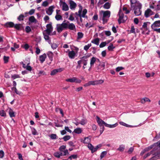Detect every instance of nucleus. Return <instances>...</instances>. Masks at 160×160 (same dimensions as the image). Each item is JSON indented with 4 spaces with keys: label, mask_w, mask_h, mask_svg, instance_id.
<instances>
[{
    "label": "nucleus",
    "mask_w": 160,
    "mask_h": 160,
    "mask_svg": "<svg viewBox=\"0 0 160 160\" xmlns=\"http://www.w3.org/2000/svg\"><path fill=\"white\" fill-rule=\"evenodd\" d=\"M102 13V20L103 21V24H105L109 20L111 15V12L110 11L107 10L106 11H101L100 12Z\"/></svg>",
    "instance_id": "obj_1"
},
{
    "label": "nucleus",
    "mask_w": 160,
    "mask_h": 160,
    "mask_svg": "<svg viewBox=\"0 0 160 160\" xmlns=\"http://www.w3.org/2000/svg\"><path fill=\"white\" fill-rule=\"evenodd\" d=\"M119 18L118 22L119 24L125 22L128 19L127 16H124L121 10H120L118 14Z\"/></svg>",
    "instance_id": "obj_2"
},
{
    "label": "nucleus",
    "mask_w": 160,
    "mask_h": 160,
    "mask_svg": "<svg viewBox=\"0 0 160 160\" xmlns=\"http://www.w3.org/2000/svg\"><path fill=\"white\" fill-rule=\"evenodd\" d=\"M137 5V6H135L133 8L134 10V13L136 16H139L141 14V9L142 5L140 3H138Z\"/></svg>",
    "instance_id": "obj_3"
},
{
    "label": "nucleus",
    "mask_w": 160,
    "mask_h": 160,
    "mask_svg": "<svg viewBox=\"0 0 160 160\" xmlns=\"http://www.w3.org/2000/svg\"><path fill=\"white\" fill-rule=\"evenodd\" d=\"M60 6H62V10L64 11H67L69 10V7L67 4L65 2L62 0L59 2Z\"/></svg>",
    "instance_id": "obj_4"
},
{
    "label": "nucleus",
    "mask_w": 160,
    "mask_h": 160,
    "mask_svg": "<svg viewBox=\"0 0 160 160\" xmlns=\"http://www.w3.org/2000/svg\"><path fill=\"white\" fill-rule=\"evenodd\" d=\"M46 28L47 29L45 30L44 32H46V34L48 35H50L53 30V28L52 26L51 23L47 24Z\"/></svg>",
    "instance_id": "obj_5"
},
{
    "label": "nucleus",
    "mask_w": 160,
    "mask_h": 160,
    "mask_svg": "<svg viewBox=\"0 0 160 160\" xmlns=\"http://www.w3.org/2000/svg\"><path fill=\"white\" fill-rule=\"evenodd\" d=\"M160 27V20L155 21L151 25V28L153 30L156 27Z\"/></svg>",
    "instance_id": "obj_6"
},
{
    "label": "nucleus",
    "mask_w": 160,
    "mask_h": 160,
    "mask_svg": "<svg viewBox=\"0 0 160 160\" xmlns=\"http://www.w3.org/2000/svg\"><path fill=\"white\" fill-rule=\"evenodd\" d=\"M64 70V68H60L57 69H55L52 71L51 72V75H55L58 72H60Z\"/></svg>",
    "instance_id": "obj_7"
},
{
    "label": "nucleus",
    "mask_w": 160,
    "mask_h": 160,
    "mask_svg": "<svg viewBox=\"0 0 160 160\" xmlns=\"http://www.w3.org/2000/svg\"><path fill=\"white\" fill-rule=\"evenodd\" d=\"M153 14V12L150 9H148L145 12L144 15L146 18H148Z\"/></svg>",
    "instance_id": "obj_8"
},
{
    "label": "nucleus",
    "mask_w": 160,
    "mask_h": 160,
    "mask_svg": "<svg viewBox=\"0 0 160 160\" xmlns=\"http://www.w3.org/2000/svg\"><path fill=\"white\" fill-rule=\"evenodd\" d=\"M68 51H69L68 53V56L69 58L71 59L74 58L76 54L75 51L73 50L69 51V49H68V51L66 52L67 53Z\"/></svg>",
    "instance_id": "obj_9"
},
{
    "label": "nucleus",
    "mask_w": 160,
    "mask_h": 160,
    "mask_svg": "<svg viewBox=\"0 0 160 160\" xmlns=\"http://www.w3.org/2000/svg\"><path fill=\"white\" fill-rule=\"evenodd\" d=\"M55 8L54 6H51L49 7L47 10L46 11V13L49 15H51L53 11V9Z\"/></svg>",
    "instance_id": "obj_10"
},
{
    "label": "nucleus",
    "mask_w": 160,
    "mask_h": 160,
    "mask_svg": "<svg viewBox=\"0 0 160 160\" xmlns=\"http://www.w3.org/2000/svg\"><path fill=\"white\" fill-rule=\"evenodd\" d=\"M96 118L97 121L99 126H100V125L104 124L105 125H105L106 124V123L103 121L98 116H97L96 117Z\"/></svg>",
    "instance_id": "obj_11"
},
{
    "label": "nucleus",
    "mask_w": 160,
    "mask_h": 160,
    "mask_svg": "<svg viewBox=\"0 0 160 160\" xmlns=\"http://www.w3.org/2000/svg\"><path fill=\"white\" fill-rule=\"evenodd\" d=\"M43 34L44 36V38L45 39V41L47 42L49 44H51V40L50 38L49 37V35L47 34H46L44 32H43Z\"/></svg>",
    "instance_id": "obj_12"
},
{
    "label": "nucleus",
    "mask_w": 160,
    "mask_h": 160,
    "mask_svg": "<svg viewBox=\"0 0 160 160\" xmlns=\"http://www.w3.org/2000/svg\"><path fill=\"white\" fill-rule=\"evenodd\" d=\"M97 60H98V62H100L98 59L97 58L94 57H93L91 58L90 62L91 67H92L94 63Z\"/></svg>",
    "instance_id": "obj_13"
},
{
    "label": "nucleus",
    "mask_w": 160,
    "mask_h": 160,
    "mask_svg": "<svg viewBox=\"0 0 160 160\" xmlns=\"http://www.w3.org/2000/svg\"><path fill=\"white\" fill-rule=\"evenodd\" d=\"M46 57V55L45 53H44L43 55L39 56V60L41 63H43V62L45 61Z\"/></svg>",
    "instance_id": "obj_14"
},
{
    "label": "nucleus",
    "mask_w": 160,
    "mask_h": 160,
    "mask_svg": "<svg viewBox=\"0 0 160 160\" xmlns=\"http://www.w3.org/2000/svg\"><path fill=\"white\" fill-rule=\"evenodd\" d=\"M4 26L6 28H12L14 26V23L12 22H8L5 24Z\"/></svg>",
    "instance_id": "obj_15"
},
{
    "label": "nucleus",
    "mask_w": 160,
    "mask_h": 160,
    "mask_svg": "<svg viewBox=\"0 0 160 160\" xmlns=\"http://www.w3.org/2000/svg\"><path fill=\"white\" fill-rule=\"evenodd\" d=\"M68 28L72 30L76 31V27L73 23H69L68 25Z\"/></svg>",
    "instance_id": "obj_16"
},
{
    "label": "nucleus",
    "mask_w": 160,
    "mask_h": 160,
    "mask_svg": "<svg viewBox=\"0 0 160 160\" xmlns=\"http://www.w3.org/2000/svg\"><path fill=\"white\" fill-rule=\"evenodd\" d=\"M70 8L72 10L74 9L76 7V4L72 1H71L70 2Z\"/></svg>",
    "instance_id": "obj_17"
},
{
    "label": "nucleus",
    "mask_w": 160,
    "mask_h": 160,
    "mask_svg": "<svg viewBox=\"0 0 160 160\" xmlns=\"http://www.w3.org/2000/svg\"><path fill=\"white\" fill-rule=\"evenodd\" d=\"M131 3V8H133L135 6H137L138 3H140L137 0H130Z\"/></svg>",
    "instance_id": "obj_18"
},
{
    "label": "nucleus",
    "mask_w": 160,
    "mask_h": 160,
    "mask_svg": "<svg viewBox=\"0 0 160 160\" xmlns=\"http://www.w3.org/2000/svg\"><path fill=\"white\" fill-rule=\"evenodd\" d=\"M79 9L78 11V13L77 12L75 13V14L78 16L79 17L81 16V13L82 11V7L80 5H79Z\"/></svg>",
    "instance_id": "obj_19"
},
{
    "label": "nucleus",
    "mask_w": 160,
    "mask_h": 160,
    "mask_svg": "<svg viewBox=\"0 0 160 160\" xmlns=\"http://www.w3.org/2000/svg\"><path fill=\"white\" fill-rule=\"evenodd\" d=\"M105 67V64L104 63H100L97 67V70L98 71L99 70H102L104 69Z\"/></svg>",
    "instance_id": "obj_20"
},
{
    "label": "nucleus",
    "mask_w": 160,
    "mask_h": 160,
    "mask_svg": "<svg viewBox=\"0 0 160 160\" xmlns=\"http://www.w3.org/2000/svg\"><path fill=\"white\" fill-rule=\"evenodd\" d=\"M29 21L31 23H36L37 22V20L33 16L30 17L29 18Z\"/></svg>",
    "instance_id": "obj_21"
},
{
    "label": "nucleus",
    "mask_w": 160,
    "mask_h": 160,
    "mask_svg": "<svg viewBox=\"0 0 160 160\" xmlns=\"http://www.w3.org/2000/svg\"><path fill=\"white\" fill-rule=\"evenodd\" d=\"M57 30L58 32L60 33L62 31L63 29L60 24L57 25Z\"/></svg>",
    "instance_id": "obj_22"
},
{
    "label": "nucleus",
    "mask_w": 160,
    "mask_h": 160,
    "mask_svg": "<svg viewBox=\"0 0 160 160\" xmlns=\"http://www.w3.org/2000/svg\"><path fill=\"white\" fill-rule=\"evenodd\" d=\"M125 148L124 145L122 144L119 146V148L117 149V150L120 152H123Z\"/></svg>",
    "instance_id": "obj_23"
},
{
    "label": "nucleus",
    "mask_w": 160,
    "mask_h": 160,
    "mask_svg": "<svg viewBox=\"0 0 160 160\" xmlns=\"http://www.w3.org/2000/svg\"><path fill=\"white\" fill-rule=\"evenodd\" d=\"M118 125V124L117 123H116L115 124L112 125L106 123L105 126L109 128H113L117 126Z\"/></svg>",
    "instance_id": "obj_24"
},
{
    "label": "nucleus",
    "mask_w": 160,
    "mask_h": 160,
    "mask_svg": "<svg viewBox=\"0 0 160 160\" xmlns=\"http://www.w3.org/2000/svg\"><path fill=\"white\" fill-rule=\"evenodd\" d=\"M91 141V138L89 137H85L84 138V140L83 141V142L84 143H89Z\"/></svg>",
    "instance_id": "obj_25"
},
{
    "label": "nucleus",
    "mask_w": 160,
    "mask_h": 160,
    "mask_svg": "<svg viewBox=\"0 0 160 160\" xmlns=\"http://www.w3.org/2000/svg\"><path fill=\"white\" fill-rule=\"evenodd\" d=\"M13 27L18 30H20L21 29L22 25L21 24H17L15 25L14 24Z\"/></svg>",
    "instance_id": "obj_26"
},
{
    "label": "nucleus",
    "mask_w": 160,
    "mask_h": 160,
    "mask_svg": "<svg viewBox=\"0 0 160 160\" xmlns=\"http://www.w3.org/2000/svg\"><path fill=\"white\" fill-rule=\"evenodd\" d=\"M30 128L31 130L32 133L33 135H38V132L35 128L31 126L30 127Z\"/></svg>",
    "instance_id": "obj_27"
},
{
    "label": "nucleus",
    "mask_w": 160,
    "mask_h": 160,
    "mask_svg": "<svg viewBox=\"0 0 160 160\" xmlns=\"http://www.w3.org/2000/svg\"><path fill=\"white\" fill-rule=\"evenodd\" d=\"M99 39L97 38L92 41L91 42L98 45L99 44Z\"/></svg>",
    "instance_id": "obj_28"
},
{
    "label": "nucleus",
    "mask_w": 160,
    "mask_h": 160,
    "mask_svg": "<svg viewBox=\"0 0 160 160\" xmlns=\"http://www.w3.org/2000/svg\"><path fill=\"white\" fill-rule=\"evenodd\" d=\"M60 155L61 156H64L68 155L69 154L68 151L67 149L65 150L64 154H63L62 152H59Z\"/></svg>",
    "instance_id": "obj_29"
},
{
    "label": "nucleus",
    "mask_w": 160,
    "mask_h": 160,
    "mask_svg": "<svg viewBox=\"0 0 160 160\" xmlns=\"http://www.w3.org/2000/svg\"><path fill=\"white\" fill-rule=\"evenodd\" d=\"M111 6V4L109 2H107L105 3L103 6L104 8L106 9H109Z\"/></svg>",
    "instance_id": "obj_30"
},
{
    "label": "nucleus",
    "mask_w": 160,
    "mask_h": 160,
    "mask_svg": "<svg viewBox=\"0 0 160 160\" xmlns=\"http://www.w3.org/2000/svg\"><path fill=\"white\" fill-rule=\"evenodd\" d=\"M82 132V130L81 128H78L75 129L72 133L74 132L75 133L79 134L81 133Z\"/></svg>",
    "instance_id": "obj_31"
},
{
    "label": "nucleus",
    "mask_w": 160,
    "mask_h": 160,
    "mask_svg": "<svg viewBox=\"0 0 160 160\" xmlns=\"http://www.w3.org/2000/svg\"><path fill=\"white\" fill-rule=\"evenodd\" d=\"M53 54L52 52L50 51L48 52V56L51 61H52L53 60Z\"/></svg>",
    "instance_id": "obj_32"
},
{
    "label": "nucleus",
    "mask_w": 160,
    "mask_h": 160,
    "mask_svg": "<svg viewBox=\"0 0 160 160\" xmlns=\"http://www.w3.org/2000/svg\"><path fill=\"white\" fill-rule=\"evenodd\" d=\"M77 34L78 37L77 39L78 40L82 38L83 36V34L82 32H78Z\"/></svg>",
    "instance_id": "obj_33"
},
{
    "label": "nucleus",
    "mask_w": 160,
    "mask_h": 160,
    "mask_svg": "<svg viewBox=\"0 0 160 160\" xmlns=\"http://www.w3.org/2000/svg\"><path fill=\"white\" fill-rule=\"evenodd\" d=\"M66 81L68 82H74L76 81V78L73 77L72 78H70L66 80Z\"/></svg>",
    "instance_id": "obj_34"
},
{
    "label": "nucleus",
    "mask_w": 160,
    "mask_h": 160,
    "mask_svg": "<svg viewBox=\"0 0 160 160\" xmlns=\"http://www.w3.org/2000/svg\"><path fill=\"white\" fill-rule=\"evenodd\" d=\"M81 61V63H82L84 66H86L88 64V60L81 59L79 60Z\"/></svg>",
    "instance_id": "obj_35"
},
{
    "label": "nucleus",
    "mask_w": 160,
    "mask_h": 160,
    "mask_svg": "<svg viewBox=\"0 0 160 160\" xmlns=\"http://www.w3.org/2000/svg\"><path fill=\"white\" fill-rule=\"evenodd\" d=\"M55 18L57 21L62 20V18L61 15L59 14H56L55 16Z\"/></svg>",
    "instance_id": "obj_36"
},
{
    "label": "nucleus",
    "mask_w": 160,
    "mask_h": 160,
    "mask_svg": "<svg viewBox=\"0 0 160 160\" xmlns=\"http://www.w3.org/2000/svg\"><path fill=\"white\" fill-rule=\"evenodd\" d=\"M9 113L10 117L12 118L15 117L14 112L11 109L9 110Z\"/></svg>",
    "instance_id": "obj_37"
},
{
    "label": "nucleus",
    "mask_w": 160,
    "mask_h": 160,
    "mask_svg": "<svg viewBox=\"0 0 160 160\" xmlns=\"http://www.w3.org/2000/svg\"><path fill=\"white\" fill-rule=\"evenodd\" d=\"M119 124L121 125L125 126L127 127H132V126L128 125L123 122H119Z\"/></svg>",
    "instance_id": "obj_38"
},
{
    "label": "nucleus",
    "mask_w": 160,
    "mask_h": 160,
    "mask_svg": "<svg viewBox=\"0 0 160 160\" xmlns=\"http://www.w3.org/2000/svg\"><path fill=\"white\" fill-rule=\"evenodd\" d=\"M115 48V47L113 46V44L112 43H111L110 45L108 47V48L109 51H112Z\"/></svg>",
    "instance_id": "obj_39"
},
{
    "label": "nucleus",
    "mask_w": 160,
    "mask_h": 160,
    "mask_svg": "<svg viewBox=\"0 0 160 160\" xmlns=\"http://www.w3.org/2000/svg\"><path fill=\"white\" fill-rule=\"evenodd\" d=\"M95 85L102 84L104 82L103 80L101 79L95 80Z\"/></svg>",
    "instance_id": "obj_40"
},
{
    "label": "nucleus",
    "mask_w": 160,
    "mask_h": 160,
    "mask_svg": "<svg viewBox=\"0 0 160 160\" xmlns=\"http://www.w3.org/2000/svg\"><path fill=\"white\" fill-rule=\"evenodd\" d=\"M50 138L52 139H56L58 138L56 134H52L49 136Z\"/></svg>",
    "instance_id": "obj_41"
},
{
    "label": "nucleus",
    "mask_w": 160,
    "mask_h": 160,
    "mask_svg": "<svg viewBox=\"0 0 160 160\" xmlns=\"http://www.w3.org/2000/svg\"><path fill=\"white\" fill-rule=\"evenodd\" d=\"M25 16L22 14H20L18 18V19L19 21H21L23 20V18Z\"/></svg>",
    "instance_id": "obj_42"
},
{
    "label": "nucleus",
    "mask_w": 160,
    "mask_h": 160,
    "mask_svg": "<svg viewBox=\"0 0 160 160\" xmlns=\"http://www.w3.org/2000/svg\"><path fill=\"white\" fill-rule=\"evenodd\" d=\"M62 28L64 29H67L68 28V24L67 23H64L63 22L61 24H60Z\"/></svg>",
    "instance_id": "obj_43"
},
{
    "label": "nucleus",
    "mask_w": 160,
    "mask_h": 160,
    "mask_svg": "<svg viewBox=\"0 0 160 160\" xmlns=\"http://www.w3.org/2000/svg\"><path fill=\"white\" fill-rule=\"evenodd\" d=\"M87 10L86 9H84L82 11V13L81 15V16H82L83 18H87V16H85L86 14L87 13Z\"/></svg>",
    "instance_id": "obj_44"
},
{
    "label": "nucleus",
    "mask_w": 160,
    "mask_h": 160,
    "mask_svg": "<svg viewBox=\"0 0 160 160\" xmlns=\"http://www.w3.org/2000/svg\"><path fill=\"white\" fill-rule=\"evenodd\" d=\"M30 63V62H29L27 63V65L26 66V69L27 70H28L29 71H31L32 70V68L31 67V66H30L29 65Z\"/></svg>",
    "instance_id": "obj_45"
},
{
    "label": "nucleus",
    "mask_w": 160,
    "mask_h": 160,
    "mask_svg": "<svg viewBox=\"0 0 160 160\" xmlns=\"http://www.w3.org/2000/svg\"><path fill=\"white\" fill-rule=\"evenodd\" d=\"M35 10L33 9H31L28 12H26L25 13V14H26L28 13L30 15H32L35 12Z\"/></svg>",
    "instance_id": "obj_46"
},
{
    "label": "nucleus",
    "mask_w": 160,
    "mask_h": 160,
    "mask_svg": "<svg viewBox=\"0 0 160 160\" xmlns=\"http://www.w3.org/2000/svg\"><path fill=\"white\" fill-rule=\"evenodd\" d=\"M107 154L106 151H103L101 153L100 157L101 159H102Z\"/></svg>",
    "instance_id": "obj_47"
},
{
    "label": "nucleus",
    "mask_w": 160,
    "mask_h": 160,
    "mask_svg": "<svg viewBox=\"0 0 160 160\" xmlns=\"http://www.w3.org/2000/svg\"><path fill=\"white\" fill-rule=\"evenodd\" d=\"M0 116L3 117H6V113L4 110H2L0 111Z\"/></svg>",
    "instance_id": "obj_48"
},
{
    "label": "nucleus",
    "mask_w": 160,
    "mask_h": 160,
    "mask_svg": "<svg viewBox=\"0 0 160 160\" xmlns=\"http://www.w3.org/2000/svg\"><path fill=\"white\" fill-rule=\"evenodd\" d=\"M91 46V44H88L87 45H85L84 47V49L85 51H87L89 48Z\"/></svg>",
    "instance_id": "obj_49"
},
{
    "label": "nucleus",
    "mask_w": 160,
    "mask_h": 160,
    "mask_svg": "<svg viewBox=\"0 0 160 160\" xmlns=\"http://www.w3.org/2000/svg\"><path fill=\"white\" fill-rule=\"evenodd\" d=\"M152 152H153V151H151L150 152L148 153L147 154L143 156V159H145L147 157L150 156L151 154H152Z\"/></svg>",
    "instance_id": "obj_50"
},
{
    "label": "nucleus",
    "mask_w": 160,
    "mask_h": 160,
    "mask_svg": "<svg viewBox=\"0 0 160 160\" xmlns=\"http://www.w3.org/2000/svg\"><path fill=\"white\" fill-rule=\"evenodd\" d=\"M51 46L52 49H56L58 47V45L56 43H52L51 42Z\"/></svg>",
    "instance_id": "obj_51"
},
{
    "label": "nucleus",
    "mask_w": 160,
    "mask_h": 160,
    "mask_svg": "<svg viewBox=\"0 0 160 160\" xmlns=\"http://www.w3.org/2000/svg\"><path fill=\"white\" fill-rule=\"evenodd\" d=\"M66 148V146L65 145H62L59 148V150L61 152H63V151L65 150V149Z\"/></svg>",
    "instance_id": "obj_52"
},
{
    "label": "nucleus",
    "mask_w": 160,
    "mask_h": 160,
    "mask_svg": "<svg viewBox=\"0 0 160 160\" xmlns=\"http://www.w3.org/2000/svg\"><path fill=\"white\" fill-rule=\"evenodd\" d=\"M31 31V28L29 26H27L25 28V31L27 33H28Z\"/></svg>",
    "instance_id": "obj_53"
},
{
    "label": "nucleus",
    "mask_w": 160,
    "mask_h": 160,
    "mask_svg": "<svg viewBox=\"0 0 160 160\" xmlns=\"http://www.w3.org/2000/svg\"><path fill=\"white\" fill-rule=\"evenodd\" d=\"M147 24L145 22H144L143 25L142 26V28H144L145 31L148 30V29L147 27Z\"/></svg>",
    "instance_id": "obj_54"
},
{
    "label": "nucleus",
    "mask_w": 160,
    "mask_h": 160,
    "mask_svg": "<svg viewBox=\"0 0 160 160\" xmlns=\"http://www.w3.org/2000/svg\"><path fill=\"white\" fill-rule=\"evenodd\" d=\"M77 158V156L76 155H72L69 156L68 159H70L71 160L72 159H76Z\"/></svg>",
    "instance_id": "obj_55"
},
{
    "label": "nucleus",
    "mask_w": 160,
    "mask_h": 160,
    "mask_svg": "<svg viewBox=\"0 0 160 160\" xmlns=\"http://www.w3.org/2000/svg\"><path fill=\"white\" fill-rule=\"evenodd\" d=\"M70 138V136L67 135L64 136L63 139L65 141H66L68 140H69Z\"/></svg>",
    "instance_id": "obj_56"
},
{
    "label": "nucleus",
    "mask_w": 160,
    "mask_h": 160,
    "mask_svg": "<svg viewBox=\"0 0 160 160\" xmlns=\"http://www.w3.org/2000/svg\"><path fill=\"white\" fill-rule=\"evenodd\" d=\"M107 43L106 42H102L99 45L100 48H103L106 46Z\"/></svg>",
    "instance_id": "obj_57"
},
{
    "label": "nucleus",
    "mask_w": 160,
    "mask_h": 160,
    "mask_svg": "<svg viewBox=\"0 0 160 160\" xmlns=\"http://www.w3.org/2000/svg\"><path fill=\"white\" fill-rule=\"evenodd\" d=\"M54 156L57 158H60V155L59 152H55L54 154Z\"/></svg>",
    "instance_id": "obj_58"
},
{
    "label": "nucleus",
    "mask_w": 160,
    "mask_h": 160,
    "mask_svg": "<svg viewBox=\"0 0 160 160\" xmlns=\"http://www.w3.org/2000/svg\"><path fill=\"white\" fill-rule=\"evenodd\" d=\"M12 90L14 91L17 94H20L21 92L18 91L16 87H13L12 88Z\"/></svg>",
    "instance_id": "obj_59"
},
{
    "label": "nucleus",
    "mask_w": 160,
    "mask_h": 160,
    "mask_svg": "<svg viewBox=\"0 0 160 160\" xmlns=\"http://www.w3.org/2000/svg\"><path fill=\"white\" fill-rule=\"evenodd\" d=\"M87 122V120L84 119H82L80 123L82 125H84L86 124Z\"/></svg>",
    "instance_id": "obj_60"
},
{
    "label": "nucleus",
    "mask_w": 160,
    "mask_h": 160,
    "mask_svg": "<svg viewBox=\"0 0 160 160\" xmlns=\"http://www.w3.org/2000/svg\"><path fill=\"white\" fill-rule=\"evenodd\" d=\"M12 78L13 79H14L16 78H20V77L19 75L18 74H14L12 76Z\"/></svg>",
    "instance_id": "obj_61"
},
{
    "label": "nucleus",
    "mask_w": 160,
    "mask_h": 160,
    "mask_svg": "<svg viewBox=\"0 0 160 160\" xmlns=\"http://www.w3.org/2000/svg\"><path fill=\"white\" fill-rule=\"evenodd\" d=\"M122 10L123 11H125V13L127 14L130 12V11L127 9V8L125 7H124L122 8Z\"/></svg>",
    "instance_id": "obj_62"
},
{
    "label": "nucleus",
    "mask_w": 160,
    "mask_h": 160,
    "mask_svg": "<svg viewBox=\"0 0 160 160\" xmlns=\"http://www.w3.org/2000/svg\"><path fill=\"white\" fill-rule=\"evenodd\" d=\"M124 69V68L122 67H118L116 69V70L117 72H118Z\"/></svg>",
    "instance_id": "obj_63"
},
{
    "label": "nucleus",
    "mask_w": 160,
    "mask_h": 160,
    "mask_svg": "<svg viewBox=\"0 0 160 160\" xmlns=\"http://www.w3.org/2000/svg\"><path fill=\"white\" fill-rule=\"evenodd\" d=\"M93 147V146L91 143H89L88 144V147L89 149L91 151L92 150Z\"/></svg>",
    "instance_id": "obj_64"
}]
</instances>
